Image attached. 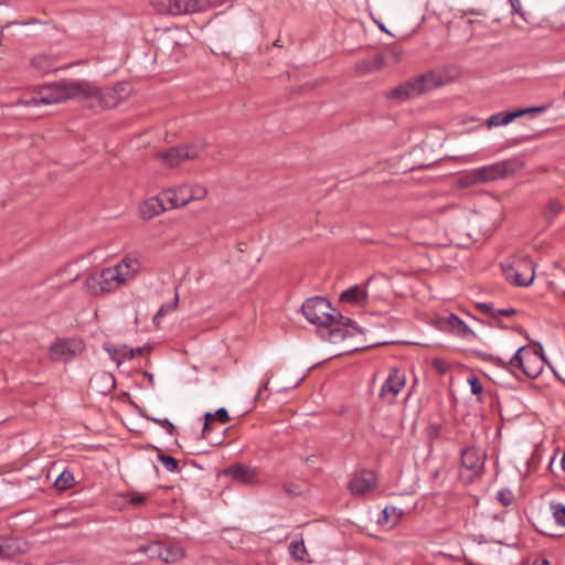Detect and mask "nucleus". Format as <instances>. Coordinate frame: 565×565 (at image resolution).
<instances>
[{"label": "nucleus", "instance_id": "nucleus-1", "mask_svg": "<svg viewBox=\"0 0 565 565\" xmlns=\"http://www.w3.org/2000/svg\"><path fill=\"white\" fill-rule=\"evenodd\" d=\"M301 311L310 323L327 329L328 334L324 337L330 342L353 337L358 330L352 326L353 321L350 318L342 316L322 297L307 299L301 306Z\"/></svg>", "mask_w": 565, "mask_h": 565}, {"label": "nucleus", "instance_id": "nucleus-2", "mask_svg": "<svg viewBox=\"0 0 565 565\" xmlns=\"http://www.w3.org/2000/svg\"><path fill=\"white\" fill-rule=\"evenodd\" d=\"M140 269L136 258L125 257L120 263L100 271L90 274L84 282V290L90 296H102L117 290L121 285L135 278Z\"/></svg>", "mask_w": 565, "mask_h": 565}, {"label": "nucleus", "instance_id": "nucleus-3", "mask_svg": "<svg viewBox=\"0 0 565 565\" xmlns=\"http://www.w3.org/2000/svg\"><path fill=\"white\" fill-rule=\"evenodd\" d=\"M488 360L504 367L510 365L512 367L521 369L530 379H536L543 372L546 363V359L543 354V348L540 343H537V348L527 345L519 348L509 362H504L501 358H494L493 355H489Z\"/></svg>", "mask_w": 565, "mask_h": 565}, {"label": "nucleus", "instance_id": "nucleus-4", "mask_svg": "<svg viewBox=\"0 0 565 565\" xmlns=\"http://www.w3.org/2000/svg\"><path fill=\"white\" fill-rule=\"evenodd\" d=\"M131 90V85L128 82H119L114 87L104 90L88 82V88L84 90V104L90 109L114 108L127 99Z\"/></svg>", "mask_w": 565, "mask_h": 565}, {"label": "nucleus", "instance_id": "nucleus-5", "mask_svg": "<svg viewBox=\"0 0 565 565\" xmlns=\"http://www.w3.org/2000/svg\"><path fill=\"white\" fill-rule=\"evenodd\" d=\"M448 83L444 72L435 70L429 71L418 77L409 79L405 84L391 90L388 97L397 99H407L418 96L423 93L437 88Z\"/></svg>", "mask_w": 565, "mask_h": 565}, {"label": "nucleus", "instance_id": "nucleus-6", "mask_svg": "<svg viewBox=\"0 0 565 565\" xmlns=\"http://www.w3.org/2000/svg\"><path fill=\"white\" fill-rule=\"evenodd\" d=\"M523 163L518 159H508L493 164L480 167L463 175L461 182L465 185H472L494 181L514 174L522 169Z\"/></svg>", "mask_w": 565, "mask_h": 565}, {"label": "nucleus", "instance_id": "nucleus-7", "mask_svg": "<svg viewBox=\"0 0 565 565\" xmlns=\"http://www.w3.org/2000/svg\"><path fill=\"white\" fill-rule=\"evenodd\" d=\"M228 0H152L151 6L160 14L181 15L204 12L225 4Z\"/></svg>", "mask_w": 565, "mask_h": 565}, {"label": "nucleus", "instance_id": "nucleus-8", "mask_svg": "<svg viewBox=\"0 0 565 565\" xmlns=\"http://www.w3.org/2000/svg\"><path fill=\"white\" fill-rule=\"evenodd\" d=\"M88 81H62L43 87L40 99L43 105L58 104L71 98H79L84 103V90Z\"/></svg>", "mask_w": 565, "mask_h": 565}, {"label": "nucleus", "instance_id": "nucleus-9", "mask_svg": "<svg viewBox=\"0 0 565 565\" xmlns=\"http://www.w3.org/2000/svg\"><path fill=\"white\" fill-rule=\"evenodd\" d=\"M501 269L505 279L519 287L530 286L535 277L534 264L526 257L502 262Z\"/></svg>", "mask_w": 565, "mask_h": 565}, {"label": "nucleus", "instance_id": "nucleus-10", "mask_svg": "<svg viewBox=\"0 0 565 565\" xmlns=\"http://www.w3.org/2000/svg\"><path fill=\"white\" fill-rule=\"evenodd\" d=\"M201 152V147L196 143H185L172 147L167 151L158 153V157L170 167L180 164L184 160L194 159Z\"/></svg>", "mask_w": 565, "mask_h": 565}, {"label": "nucleus", "instance_id": "nucleus-11", "mask_svg": "<svg viewBox=\"0 0 565 565\" xmlns=\"http://www.w3.org/2000/svg\"><path fill=\"white\" fill-rule=\"evenodd\" d=\"M546 106H536L529 108H521L513 111H499L492 114L486 121V125L489 129L499 126H507L512 122L514 119L520 118L524 115L531 114H540L546 110Z\"/></svg>", "mask_w": 565, "mask_h": 565}, {"label": "nucleus", "instance_id": "nucleus-12", "mask_svg": "<svg viewBox=\"0 0 565 565\" xmlns=\"http://www.w3.org/2000/svg\"><path fill=\"white\" fill-rule=\"evenodd\" d=\"M405 383V373L399 369H392L381 387L380 397L388 403H393L397 394L404 388Z\"/></svg>", "mask_w": 565, "mask_h": 565}, {"label": "nucleus", "instance_id": "nucleus-13", "mask_svg": "<svg viewBox=\"0 0 565 565\" xmlns=\"http://www.w3.org/2000/svg\"><path fill=\"white\" fill-rule=\"evenodd\" d=\"M82 349V344L75 340L58 339L50 348V358L53 361H68Z\"/></svg>", "mask_w": 565, "mask_h": 565}, {"label": "nucleus", "instance_id": "nucleus-14", "mask_svg": "<svg viewBox=\"0 0 565 565\" xmlns=\"http://www.w3.org/2000/svg\"><path fill=\"white\" fill-rule=\"evenodd\" d=\"M224 473L233 481L244 484H256L258 482V470L243 463H235L224 470Z\"/></svg>", "mask_w": 565, "mask_h": 565}, {"label": "nucleus", "instance_id": "nucleus-15", "mask_svg": "<svg viewBox=\"0 0 565 565\" xmlns=\"http://www.w3.org/2000/svg\"><path fill=\"white\" fill-rule=\"evenodd\" d=\"M376 476L371 470H363L354 476L349 483V490L354 495H364L366 492L375 488Z\"/></svg>", "mask_w": 565, "mask_h": 565}, {"label": "nucleus", "instance_id": "nucleus-16", "mask_svg": "<svg viewBox=\"0 0 565 565\" xmlns=\"http://www.w3.org/2000/svg\"><path fill=\"white\" fill-rule=\"evenodd\" d=\"M167 210L170 209L166 199H163V191L157 196L145 200L139 206L140 216L145 220H150Z\"/></svg>", "mask_w": 565, "mask_h": 565}, {"label": "nucleus", "instance_id": "nucleus-17", "mask_svg": "<svg viewBox=\"0 0 565 565\" xmlns=\"http://www.w3.org/2000/svg\"><path fill=\"white\" fill-rule=\"evenodd\" d=\"M484 463L483 454L475 448L469 447L461 451V465L473 472H479Z\"/></svg>", "mask_w": 565, "mask_h": 565}, {"label": "nucleus", "instance_id": "nucleus-18", "mask_svg": "<svg viewBox=\"0 0 565 565\" xmlns=\"http://www.w3.org/2000/svg\"><path fill=\"white\" fill-rule=\"evenodd\" d=\"M89 385L99 394H108L116 387V380L111 373L99 372L92 376Z\"/></svg>", "mask_w": 565, "mask_h": 565}, {"label": "nucleus", "instance_id": "nucleus-19", "mask_svg": "<svg viewBox=\"0 0 565 565\" xmlns=\"http://www.w3.org/2000/svg\"><path fill=\"white\" fill-rule=\"evenodd\" d=\"M163 199H166L170 210L185 206L190 203L188 200V185H180L177 189L163 191Z\"/></svg>", "mask_w": 565, "mask_h": 565}, {"label": "nucleus", "instance_id": "nucleus-20", "mask_svg": "<svg viewBox=\"0 0 565 565\" xmlns=\"http://www.w3.org/2000/svg\"><path fill=\"white\" fill-rule=\"evenodd\" d=\"M342 302H348L356 306H364L367 300V291L364 286L354 285L344 290L340 295Z\"/></svg>", "mask_w": 565, "mask_h": 565}, {"label": "nucleus", "instance_id": "nucleus-21", "mask_svg": "<svg viewBox=\"0 0 565 565\" xmlns=\"http://www.w3.org/2000/svg\"><path fill=\"white\" fill-rule=\"evenodd\" d=\"M103 348L117 366H120L124 361L132 360L135 358V350L127 345L114 347L110 344H104Z\"/></svg>", "mask_w": 565, "mask_h": 565}, {"label": "nucleus", "instance_id": "nucleus-22", "mask_svg": "<svg viewBox=\"0 0 565 565\" xmlns=\"http://www.w3.org/2000/svg\"><path fill=\"white\" fill-rule=\"evenodd\" d=\"M445 324L457 335L461 338L476 337V333L458 318L455 313H449L444 318Z\"/></svg>", "mask_w": 565, "mask_h": 565}, {"label": "nucleus", "instance_id": "nucleus-23", "mask_svg": "<svg viewBox=\"0 0 565 565\" xmlns=\"http://www.w3.org/2000/svg\"><path fill=\"white\" fill-rule=\"evenodd\" d=\"M184 557V551L179 545L164 544L161 542L160 561L163 563H175Z\"/></svg>", "mask_w": 565, "mask_h": 565}, {"label": "nucleus", "instance_id": "nucleus-24", "mask_svg": "<svg viewBox=\"0 0 565 565\" xmlns=\"http://www.w3.org/2000/svg\"><path fill=\"white\" fill-rule=\"evenodd\" d=\"M384 65V58L381 54H376L367 60L361 61L356 64V70L361 74H367L380 71Z\"/></svg>", "mask_w": 565, "mask_h": 565}, {"label": "nucleus", "instance_id": "nucleus-25", "mask_svg": "<svg viewBox=\"0 0 565 565\" xmlns=\"http://www.w3.org/2000/svg\"><path fill=\"white\" fill-rule=\"evenodd\" d=\"M31 66L40 73L49 72L54 66V60L45 54H40L31 58Z\"/></svg>", "mask_w": 565, "mask_h": 565}, {"label": "nucleus", "instance_id": "nucleus-26", "mask_svg": "<svg viewBox=\"0 0 565 565\" xmlns=\"http://www.w3.org/2000/svg\"><path fill=\"white\" fill-rule=\"evenodd\" d=\"M178 301H179V297H178V294L174 295V298L171 302H168V303H164L162 305L159 310L156 312V315L153 316V323L157 326V327H160V323H161V319L169 312L173 311L177 306H178Z\"/></svg>", "mask_w": 565, "mask_h": 565}, {"label": "nucleus", "instance_id": "nucleus-27", "mask_svg": "<svg viewBox=\"0 0 565 565\" xmlns=\"http://www.w3.org/2000/svg\"><path fill=\"white\" fill-rule=\"evenodd\" d=\"M160 550L161 542H151L146 545H140L137 552L146 554L149 559H160Z\"/></svg>", "mask_w": 565, "mask_h": 565}, {"label": "nucleus", "instance_id": "nucleus-28", "mask_svg": "<svg viewBox=\"0 0 565 565\" xmlns=\"http://www.w3.org/2000/svg\"><path fill=\"white\" fill-rule=\"evenodd\" d=\"M289 553L295 561H303L307 554L303 541H291L289 544Z\"/></svg>", "mask_w": 565, "mask_h": 565}, {"label": "nucleus", "instance_id": "nucleus-29", "mask_svg": "<svg viewBox=\"0 0 565 565\" xmlns=\"http://www.w3.org/2000/svg\"><path fill=\"white\" fill-rule=\"evenodd\" d=\"M563 211V204L558 200H551L544 211V217L552 222Z\"/></svg>", "mask_w": 565, "mask_h": 565}, {"label": "nucleus", "instance_id": "nucleus-30", "mask_svg": "<svg viewBox=\"0 0 565 565\" xmlns=\"http://www.w3.org/2000/svg\"><path fill=\"white\" fill-rule=\"evenodd\" d=\"M74 476L68 470H64L55 480L54 484L60 490L70 489L73 486Z\"/></svg>", "mask_w": 565, "mask_h": 565}, {"label": "nucleus", "instance_id": "nucleus-31", "mask_svg": "<svg viewBox=\"0 0 565 565\" xmlns=\"http://www.w3.org/2000/svg\"><path fill=\"white\" fill-rule=\"evenodd\" d=\"M550 508L556 524L565 526V505L559 502H551Z\"/></svg>", "mask_w": 565, "mask_h": 565}, {"label": "nucleus", "instance_id": "nucleus-32", "mask_svg": "<svg viewBox=\"0 0 565 565\" xmlns=\"http://www.w3.org/2000/svg\"><path fill=\"white\" fill-rule=\"evenodd\" d=\"M207 195V190L203 185H188V200L200 201Z\"/></svg>", "mask_w": 565, "mask_h": 565}, {"label": "nucleus", "instance_id": "nucleus-33", "mask_svg": "<svg viewBox=\"0 0 565 565\" xmlns=\"http://www.w3.org/2000/svg\"><path fill=\"white\" fill-rule=\"evenodd\" d=\"M158 459L162 462L167 471L174 472L178 470V460L173 457L159 454Z\"/></svg>", "mask_w": 565, "mask_h": 565}, {"label": "nucleus", "instance_id": "nucleus-34", "mask_svg": "<svg viewBox=\"0 0 565 565\" xmlns=\"http://www.w3.org/2000/svg\"><path fill=\"white\" fill-rule=\"evenodd\" d=\"M13 554L12 543L9 539L0 537V559L9 558Z\"/></svg>", "mask_w": 565, "mask_h": 565}, {"label": "nucleus", "instance_id": "nucleus-35", "mask_svg": "<svg viewBox=\"0 0 565 565\" xmlns=\"http://www.w3.org/2000/svg\"><path fill=\"white\" fill-rule=\"evenodd\" d=\"M125 498L129 501V503L140 507L146 503L147 497L139 492H130L125 495Z\"/></svg>", "mask_w": 565, "mask_h": 565}, {"label": "nucleus", "instance_id": "nucleus-36", "mask_svg": "<svg viewBox=\"0 0 565 565\" xmlns=\"http://www.w3.org/2000/svg\"><path fill=\"white\" fill-rule=\"evenodd\" d=\"M498 500L504 505V507H508L512 503L513 501V493L511 490L509 489H502L498 492Z\"/></svg>", "mask_w": 565, "mask_h": 565}, {"label": "nucleus", "instance_id": "nucleus-37", "mask_svg": "<svg viewBox=\"0 0 565 565\" xmlns=\"http://www.w3.org/2000/svg\"><path fill=\"white\" fill-rule=\"evenodd\" d=\"M282 489L285 493L289 497H299L302 492L301 487L295 483H284Z\"/></svg>", "mask_w": 565, "mask_h": 565}, {"label": "nucleus", "instance_id": "nucleus-38", "mask_svg": "<svg viewBox=\"0 0 565 565\" xmlns=\"http://www.w3.org/2000/svg\"><path fill=\"white\" fill-rule=\"evenodd\" d=\"M477 309L483 313H487L489 315L493 320H497V313H495V309L493 308V306L491 303H487V302H480V303H477Z\"/></svg>", "mask_w": 565, "mask_h": 565}, {"label": "nucleus", "instance_id": "nucleus-39", "mask_svg": "<svg viewBox=\"0 0 565 565\" xmlns=\"http://www.w3.org/2000/svg\"><path fill=\"white\" fill-rule=\"evenodd\" d=\"M468 383L473 395H479L482 393L483 387L480 380L477 376L469 377Z\"/></svg>", "mask_w": 565, "mask_h": 565}, {"label": "nucleus", "instance_id": "nucleus-40", "mask_svg": "<svg viewBox=\"0 0 565 565\" xmlns=\"http://www.w3.org/2000/svg\"><path fill=\"white\" fill-rule=\"evenodd\" d=\"M509 1L511 3L513 11L519 13L524 21L529 22L530 20H529L527 13L522 10L520 0H509Z\"/></svg>", "mask_w": 565, "mask_h": 565}, {"label": "nucleus", "instance_id": "nucleus-41", "mask_svg": "<svg viewBox=\"0 0 565 565\" xmlns=\"http://www.w3.org/2000/svg\"><path fill=\"white\" fill-rule=\"evenodd\" d=\"M399 515L401 512L397 513V509L395 507H385L381 513L382 518L379 520V523H385L388 521L390 515L392 514Z\"/></svg>", "mask_w": 565, "mask_h": 565}, {"label": "nucleus", "instance_id": "nucleus-42", "mask_svg": "<svg viewBox=\"0 0 565 565\" xmlns=\"http://www.w3.org/2000/svg\"><path fill=\"white\" fill-rule=\"evenodd\" d=\"M204 419H205V423H204L203 428H202V437L203 438H207V435H209V431H210V422L212 419H215V414L207 412V413L204 414Z\"/></svg>", "mask_w": 565, "mask_h": 565}, {"label": "nucleus", "instance_id": "nucleus-43", "mask_svg": "<svg viewBox=\"0 0 565 565\" xmlns=\"http://www.w3.org/2000/svg\"><path fill=\"white\" fill-rule=\"evenodd\" d=\"M214 414H215V419H217L220 423L226 424L227 422H230V416H228L226 408L220 407L218 409L215 411Z\"/></svg>", "mask_w": 565, "mask_h": 565}, {"label": "nucleus", "instance_id": "nucleus-44", "mask_svg": "<svg viewBox=\"0 0 565 565\" xmlns=\"http://www.w3.org/2000/svg\"><path fill=\"white\" fill-rule=\"evenodd\" d=\"M433 367L439 373V374H445L447 371H448V366L447 364L439 360V359H435L433 361Z\"/></svg>", "mask_w": 565, "mask_h": 565}, {"label": "nucleus", "instance_id": "nucleus-45", "mask_svg": "<svg viewBox=\"0 0 565 565\" xmlns=\"http://www.w3.org/2000/svg\"><path fill=\"white\" fill-rule=\"evenodd\" d=\"M495 313H497V319H498L501 316L502 317L514 316L516 313V310L513 308L498 309V310H495Z\"/></svg>", "mask_w": 565, "mask_h": 565}, {"label": "nucleus", "instance_id": "nucleus-46", "mask_svg": "<svg viewBox=\"0 0 565 565\" xmlns=\"http://www.w3.org/2000/svg\"><path fill=\"white\" fill-rule=\"evenodd\" d=\"M551 369L554 375L557 377V380L565 384V364L561 366L558 370L554 369L553 366H551Z\"/></svg>", "mask_w": 565, "mask_h": 565}, {"label": "nucleus", "instance_id": "nucleus-47", "mask_svg": "<svg viewBox=\"0 0 565 565\" xmlns=\"http://www.w3.org/2000/svg\"><path fill=\"white\" fill-rule=\"evenodd\" d=\"M40 99V95L38 97H32L30 98L29 100H25V102H22L23 105L25 106H39V105H43Z\"/></svg>", "mask_w": 565, "mask_h": 565}, {"label": "nucleus", "instance_id": "nucleus-48", "mask_svg": "<svg viewBox=\"0 0 565 565\" xmlns=\"http://www.w3.org/2000/svg\"><path fill=\"white\" fill-rule=\"evenodd\" d=\"M162 424H164L163 427L167 429L168 434L173 435V431H174L173 424L168 418H163Z\"/></svg>", "mask_w": 565, "mask_h": 565}, {"label": "nucleus", "instance_id": "nucleus-49", "mask_svg": "<svg viewBox=\"0 0 565 565\" xmlns=\"http://www.w3.org/2000/svg\"><path fill=\"white\" fill-rule=\"evenodd\" d=\"M134 350H135V356H136V355L145 354L146 352L149 351V348L148 347H139V348H136Z\"/></svg>", "mask_w": 565, "mask_h": 565}, {"label": "nucleus", "instance_id": "nucleus-50", "mask_svg": "<svg viewBox=\"0 0 565 565\" xmlns=\"http://www.w3.org/2000/svg\"><path fill=\"white\" fill-rule=\"evenodd\" d=\"M533 565H551V564L546 558H539L533 563Z\"/></svg>", "mask_w": 565, "mask_h": 565}, {"label": "nucleus", "instance_id": "nucleus-51", "mask_svg": "<svg viewBox=\"0 0 565 565\" xmlns=\"http://www.w3.org/2000/svg\"><path fill=\"white\" fill-rule=\"evenodd\" d=\"M147 419H148V420H151V422H153V423H156V424H159V425H161V426H164V424H162V419H163V418H157V417L147 416Z\"/></svg>", "mask_w": 565, "mask_h": 565}, {"label": "nucleus", "instance_id": "nucleus-52", "mask_svg": "<svg viewBox=\"0 0 565 565\" xmlns=\"http://www.w3.org/2000/svg\"><path fill=\"white\" fill-rule=\"evenodd\" d=\"M561 467L565 471V454L563 455V457L561 459Z\"/></svg>", "mask_w": 565, "mask_h": 565}, {"label": "nucleus", "instance_id": "nucleus-53", "mask_svg": "<svg viewBox=\"0 0 565 565\" xmlns=\"http://www.w3.org/2000/svg\"><path fill=\"white\" fill-rule=\"evenodd\" d=\"M145 375H146V376H148V379L150 380V382H152V381H153V375H152L151 373L146 372V373H145Z\"/></svg>", "mask_w": 565, "mask_h": 565}, {"label": "nucleus", "instance_id": "nucleus-54", "mask_svg": "<svg viewBox=\"0 0 565 565\" xmlns=\"http://www.w3.org/2000/svg\"><path fill=\"white\" fill-rule=\"evenodd\" d=\"M267 385H268V382H266L264 385H262L260 390H259V393L263 391V390H266L267 388Z\"/></svg>", "mask_w": 565, "mask_h": 565}]
</instances>
